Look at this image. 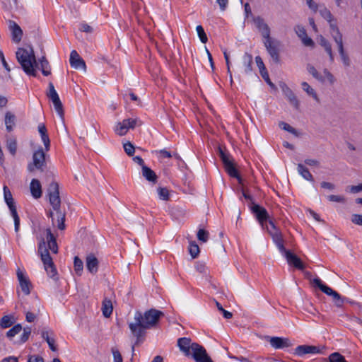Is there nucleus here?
<instances>
[{"instance_id":"obj_1","label":"nucleus","mask_w":362,"mask_h":362,"mask_svg":"<svg viewBox=\"0 0 362 362\" xmlns=\"http://www.w3.org/2000/svg\"><path fill=\"white\" fill-rule=\"evenodd\" d=\"M164 313L155 308H151L144 313L137 310L134 314V322L129 324V328L132 335L136 337V341L132 346V352L134 351L135 346L143 343L145 340L146 329L156 328L159 323Z\"/></svg>"},{"instance_id":"obj_2","label":"nucleus","mask_w":362,"mask_h":362,"mask_svg":"<svg viewBox=\"0 0 362 362\" xmlns=\"http://www.w3.org/2000/svg\"><path fill=\"white\" fill-rule=\"evenodd\" d=\"M54 175L52 177H45L47 182H50L47 189L49 203L57 215V227L59 230L65 228V214L60 209L61 199L59 197V185L54 180Z\"/></svg>"},{"instance_id":"obj_3","label":"nucleus","mask_w":362,"mask_h":362,"mask_svg":"<svg viewBox=\"0 0 362 362\" xmlns=\"http://www.w3.org/2000/svg\"><path fill=\"white\" fill-rule=\"evenodd\" d=\"M18 62L21 64L25 74L32 76H36V68L38 64L33 47L30 49L20 47L16 52Z\"/></svg>"},{"instance_id":"obj_4","label":"nucleus","mask_w":362,"mask_h":362,"mask_svg":"<svg viewBox=\"0 0 362 362\" xmlns=\"http://www.w3.org/2000/svg\"><path fill=\"white\" fill-rule=\"evenodd\" d=\"M36 170H40L42 173H44V177L52 178L54 175L52 170L47 168L45 153L41 147L34 152L33 155V162L29 163L28 165V170L30 173H33Z\"/></svg>"},{"instance_id":"obj_5","label":"nucleus","mask_w":362,"mask_h":362,"mask_svg":"<svg viewBox=\"0 0 362 362\" xmlns=\"http://www.w3.org/2000/svg\"><path fill=\"white\" fill-rule=\"evenodd\" d=\"M38 253L40 255L41 260L44 264V267L47 275L50 278L55 279V276L57 275V272L49 250L46 247V243L43 238L38 245Z\"/></svg>"},{"instance_id":"obj_6","label":"nucleus","mask_w":362,"mask_h":362,"mask_svg":"<svg viewBox=\"0 0 362 362\" xmlns=\"http://www.w3.org/2000/svg\"><path fill=\"white\" fill-rule=\"evenodd\" d=\"M218 156L224 165L227 173L232 177L236 178L238 183L243 184V178L240 176L238 169L235 167L234 160L230 159V155L223 149L221 146L218 148Z\"/></svg>"},{"instance_id":"obj_7","label":"nucleus","mask_w":362,"mask_h":362,"mask_svg":"<svg viewBox=\"0 0 362 362\" xmlns=\"http://www.w3.org/2000/svg\"><path fill=\"white\" fill-rule=\"evenodd\" d=\"M311 284L326 295L332 296L337 306L341 307L344 303L345 298H342L337 291L323 283L319 277L317 276L314 278L311 281Z\"/></svg>"},{"instance_id":"obj_8","label":"nucleus","mask_w":362,"mask_h":362,"mask_svg":"<svg viewBox=\"0 0 362 362\" xmlns=\"http://www.w3.org/2000/svg\"><path fill=\"white\" fill-rule=\"evenodd\" d=\"M250 209L262 228L267 230V227H268L267 223L270 217L267 209L255 202H252V205L250 206Z\"/></svg>"},{"instance_id":"obj_9","label":"nucleus","mask_w":362,"mask_h":362,"mask_svg":"<svg viewBox=\"0 0 362 362\" xmlns=\"http://www.w3.org/2000/svg\"><path fill=\"white\" fill-rule=\"evenodd\" d=\"M190 356L196 362H214L206 349L197 343H192Z\"/></svg>"},{"instance_id":"obj_10","label":"nucleus","mask_w":362,"mask_h":362,"mask_svg":"<svg viewBox=\"0 0 362 362\" xmlns=\"http://www.w3.org/2000/svg\"><path fill=\"white\" fill-rule=\"evenodd\" d=\"M264 45L273 61L276 64H279L280 62L279 48L280 45L279 41L274 40L270 37L267 39H265L264 41Z\"/></svg>"},{"instance_id":"obj_11","label":"nucleus","mask_w":362,"mask_h":362,"mask_svg":"<svg viewBox=\"0 0 362 362\" xmlns=\"http://www.w3.org/2000/svg\"><path fill=\"white\" fill-rule=\"evenodd\" d=\"M47 95L52 100L57 114L63 118L64 115L63 105L52 82L49 83V92Z\"/></svg>"},{"instance_id":"obj_12","label":"nucleus","mask_w":362,"mask_h":362,"mask_svg":"<svg viewBox=\"0 0 362 362\" xmlns=\"http://www.w3.org/2000/svg\"><path fill=\"white\" fill-rule=\"evenodd\" d=\"M265 339L276 349H282L292 346V343L288 338L266 336Z\"/></svg>"},{"instance_id":"obj_13","label":"nucleus","mask_w":362,"mask_h":362,"mask_svg":"<svg viewBox=\"0 0 362 362\" xmlns=\"http://www.w3.org/2000/svg\"><path fill=\"white\" fill-rule=\"evenodd\" d=\"M280 88L289 103L296 110H299L300 103L293 90L285 83H281Z\"/></svg>"},{"instance_id":"obj_14","label":"nucleus","mask_w":362,"mask_h":362,"mask_svg":"<svg viewBox=\"0 0 362 362\" xmlns=\"http://www.w3.org/2000/svg\"><path fill=\"white\" fill-rule=\"evenodd\" d=\"M267 231L271 235L274 243H275L280 252L284 255L286 252L288 251V250H286L284 247V240L281 230L272 231L269 230L268 227H267Z\"/></svg>"},{"instance_id":"obj_15","label":"nucleus","mask_w":362,"mask_h":362,"mask_svg":"<svg viewBox=\"0 0 362 362\" xmlns=\"http://www.w3.org/2000/svg\"><path fill=\"white\" fill-rule=\"evenodd\" d=\"M253 21L263 38L270 37V28L261 16L255 17Z\"/></svg>"},{"instance_id":"obj_16","label":"nucleus","mask_w":362,"mask_h":362,"mask_svg":"<svg viewBox=\"0 0 362 362\" xmlns=\"http://www.w3.org/2000/svg\"><path fill=\"white\" fill-rule=\"evenodd\" d=\"M284 256L289 265H291L300 270H303L305 269V264L302 260L291 251L288 250L286 252Z\"/></svg>"},{"instance_id":"obj_17","label":"nucleus","mask_w":362,"mask_h":362,"mask_svg":"<svg viewBox=\"0 0 362 362\" xmlns=\"http://www.w3.org/2000/svg\"><path fill=\"white\" fill-rule=\"evenodd\" d=\"M70 65L76 69H83L86 70V65L85 61L80 57L76 50H72L69 58Z\"/></svg>"},{"instance_id":"obj_18","label":"nucleus","mask_w":362,"mask_h":362,"mask_svg":"<svg viewBox=\"0 0 362 362\" xmlns=\"http://www.w3.org/2000/svg\"><path fill=\"white\" fill-rule=\"evenodd\" d=\"M8 28L11 32L12 40L18 43L21 42L23 36V30L21 27L13 21H8Z\"/></svg>"},{"instance_id":"obj_19","label":"nucleus","mask_w":362,"mask_h":362,"mask_svg":"<svg viewBox=\"0 0 362 362\" xmlns=\"http://www.w3.org/2000/svg\"><path fill=\"white\" fill-rule=\"evenodd\" d=\"M320 349L318 346L311 345H299L295 350L293 354L298 356H303L308 354H318Z\"/></svg>"},{"instance_id":"obj_20","label":"nucleus","mask_w":362,"mask_h":362,"mask_svg":"<svg viewBox=\"0 0 362 362\" xmlns=\"http://www.w3.org/2000/svg\"><path fill=\"white\" fill-rule=\"evenodd\" d=\"M177 346L180 348V351H182L185 356H190L192 346V343L191 342L190 338H179L177 340Z\"/></svg>"},{"instance_id":"obj_21","label":"nucleus","mask_w":362,"mask_h":362,"mask_svg":"<svg viewBox=\"0 0 362 362\" xmlns=\"http://www.w3.org/2000/svg\"><path fill=\"white\" fill-rule=\"evenodd\" d=\"M17 276L22 291L25 295L30 294L31 287V283L30 280L20 270L17 272Z\"/></svg>"},{"instance_id":"obj_22","label":"nucleus","mask_w":362,"mask_h":362,"mask_svg":"<svg viewBox=\"0 0 362 362\" xmlns=\"http://www.w3.org/2000/svg\"><path fill=\"white\" fill-rule=\"evenodd\" d=\"M38 132L44 144L45 151H49L50 147V139L49 138L47 129L45 124L41 123L38 125Z\"/></svg>"},{"instance_id":"obj_23","label":"nucleus","mask_w":362,"mask_h":362,"mask_svg":"<svg viewBox=\"0 0 362 362\" xmlns=\"http://www.w3.org/2000/svg\"><path fill=\"white\" fill-rule=\"evenodd\" d=\"M86 268L91 274H95L98 269V260L93 254L86 257Z\"/></svg>"},{"instance_id":"obj_24","label":"nucleus","mask_w":362,"mask_h":362,"mask_svg":"<svg viewBox=\"0 0 362 362\" xmlns=\"http://www.w3.org/2000/svg\"><path fill=\"white\" fill-rule=\"evenodd\" d=\"M30 188V192L34 198L38 199L42 197V186L37 179H33L31 180Z\"/></svg>"},{"instance_id":"obj_25","label":"nucleus","mask_w":362,"mask_h":362,"mask_svg":"<svg viewBox=\"0 0 362 362\" xmlns=\"http://www.w3.org/2000/svg\"><path fill=\"white\" fill-rule=\"evenodd\" d=\"M141 170L142 175L146 180L153 184H156L158 182V176L149 167L144 165Z\"/></svg>"},{"instance_id":"obj_26","label":"nucleus","mask_w":362,"mask_h":362,"mask_svg":"<svg viewBox=\"0 0 362 362\" xmlns=\"http://www.w3.org/2000/svg\"><path fill=\"white\" fill-rule=\"evenodd\" d=\"M243 65L245 66V73L250 74L252 71V55L248 52H245L243 57Z\"/></svg>"},{"instance_id":"obj_27","label":"nucleus","mask_w":362,"mask_h":362,"mask_svg":"<svg viewBox=\"0 0 362 362\" xmlns=\"http://www.w3.org/2000/svg\"><path fill=\"white\" fill-rule=\"evenodd\" d=\"M337 45L338 47V51H339V55L341 57V61L343 62V64L345 66H349L351 65V60L349 59V55L347 54V53H346V52L344 50L343 41L338 40V44H337Z\"/></svg>"},{"instance_id":"obj_28","label":"nucleus","mask_w":362,"mask_h":362,"mask_svg":"<svg viewBox=\"0 0 362 362\" xmlns=\"http://www.w3.org/2000/svg\"><path fill=\"white\" fill-rule=\"evenodd\" d=\"M319 44L324 47L325 52L328 54L329 61L333 62L334 60V54L332 52V48L331 43L324 37L321 36L319 40Z\"/></svg>"},{"instance_id":"obj_29","label":"nucleus","mask_w":362,"mask_h":362,"mask_svg":"<svg viewBox=\"0 0 362 362\" xmlns=\"http://www.w3.org/2000/svg\"><path fill=\"white\" fill-rule=\"evenodd\" d=\"M16 117L15 115L9 111L5 114V124L6 130L10 132L13 130V126L16 124Z\"/></svg>"},{"instance_id":"obj_30","label":"nucleus","mask_w":362,"mask_h":362,"mask_svg":"<svg viewBox=\"0 0 362 362\" xmlns=\"http://www.w3.org/2000/svg\"><path fill=\"white\" fill-rule=\"evenodd\" d=\"M113 306L111 300L105 298L102 303V312L105 317H109L112 313Z\"/></svg>"},{"instance_id":"obj_31","label":"nucleus","mask_w":362,"mask_h":362,"mask_svg":"<svg viewBox=\"0 0 362 362\" xmlns=\"http://www.w3.org/2000/svg\"><path fill=\"white\" fill-rule=\"evenodd\" d=\"M298 172L299 174L306 180L314 182V178L309 170L305 167L303 164L299 163L297 167Z\"/></svg>"},{"instance_id":"obj_32","label":"nucleus","mask_w":362,"mask_h":362,"mask_svg":"<svg viewBox=\"0 0 362 362\" xmlns=\"http://www.w3.org/2000/svg\"><path fill=\"white\" fill-rule=\"evenodd\" d=\"M329 23L330 29L332 30V35L336 44H338V40L343 41L342 34L339 31L337 25L334 23H332V21Z\"/></svg>"},{"instance_id":"obj_33","label":"nucleus","mask_w":362,"mask_h":362,"mask_svg":"<svg viewBox=\"0 0 362 362\" xmlns=\"http://www.w3.org/2000/svg\"><path fill=\"white\" fill-rule=\"evenodd\" d=\"M325 362H348L345 357L339 352L331 354L328 358H323Z\"/></svg>"},{"instance_id":"obj_34","label":"nucleus","mask_w":362,"mask_h":362,"mask_svg":"<svg viewBox=\"0 0 362 362\" xmlns=\"http://www.w3.org/2000/svg\"><path fill=\"white\" fill-rule=\"evenodd\" d=\"M8 207L9 208L12 217L13 218L15 231L17 233L19 230V228H20V218L17 213L16 204L11 205Z\"/></svg>"},{"instance_id":"obj_35","label":"nucleus","mask_w":362,"mask_h":362,"mask_svg":"<svg viewBox=\"0 0 362 362\" xmlns=\"http://www.w3.org/2000/svg\"><path fill=\"white\" fill-rule=\"evenodd\" d=\"M307 70L315 79L320 82L324 83L325 81V77L322 76L313 65L308 64L307 65Z\"/></svg>"},{"instance_id":"obj_36","label":"nucleus","mask_w":362,"mask_h":362,"mask_svg":"<svg viewBox=\"0 0 362 362\" xmlns=\"http://www.w3.org/2000/svg\"><path fill=\"white\" fill-rule=\"evenodd\" d=\"M302 88L304 91H305L308 95L311 96L316 101H319V98L315 92V90L310 87V86L307 82H302L301 83Z\"/></svg>"},{"instance_id":"obj_37","label":"nucleus","mask_w":362,"mask_h":362,"mask_svg":"<svg viewBox=\"0 0 362 362\" xmlns=\"http://www.w3.org/2000/svg\"><path fill=\"white\" fill-rule=\"evenodd\" d=\"M14 323L13 317L11 315H4L0 320V327L1 329L8 328Z\"/></svg>"},{"instance_id":"obj_38","label":"nucleus","mask_w":362,"mask_h":362,"mask_svg":"<svg viewBox=\"0 0 362 362\" xmlns=\"http://www.w3.org/2000/svg\"><path fill=\"white\" fill-rule=\"evenodd\" d=\"M40 65H41L40 69H41L42 74L44 76H47L51 74L50 66H49V62L47 60V59L45 57H42V59H40Z\"/></svg>"},{"instance_id":"obj_39","label":"nucleus","mask_w":362,"mask_h":362,"mask_svg":"<svg viewBox=\"0 0 362 362\" xmlns=\"http://www.w3.org/2000/svg\"><path fill=\"white\" fill-rule=\"evenodd\" d=\"M4 200L7 204L8 206L15 204L14 199L13 198L12 194L8 189V187L6 185L4 186Z\"/></svg>"},{"instance_id":"obj_40","label":"nucleus","mask_w":362,"mask_h":362,"mask_svg":"<svg viewBox=\"0 0 362 362\" xmlns=\"http://www.w3.org/2000/svg\"><path fill=\"white\" fill-rule=\"evenodd\" d=\"M6 147L10 153L14 156L17 151V141L15 139H9L6 141Z\"/></svg>"},{"instance_id":"obj_41","label":"nucleus","mask_w":362,"mask_h":362,"mask_svg":"<svg viewBox=\"0 0 362 362\" xmlns=\"http://www.w3.org/2000/svg\"><path fill=\"white\" fill-rule=\"evenodd\" d=\"M189 252L193 259L198 257L200 250L198 245L194 241L189 243Z\"/></svg>"},{"instance_id":"obj_42","label":"nucleus","mask_w":362,"mask_h":362,"mask_svg":"<svg viewBox=\"0 0 362 362\" xmlns=\"http://www.w3.org/2000/svg\"><path fill=\"white\" fill-rule=\"evenodd\" d=\"M74 267L76 273L78 275H81L83 269V263L81 261V259L77 256L74 257Z\"/></svg>"},{"instance_id":"obj_43","label":"nucleus","mask_w":362,"mask_h":362,"mask_svg":"<svg viewBox=\"0 0 362 362\" xmlns=\"http://www.w3.org/2000/svg\"><path fill=\"white\" fill-rule=\"evenodd\" d=\"M196 30L197 32V35L199 37L200 41L202 43H206L208 41V37L204 31V28L201 25H199L197 26Z\"/></svg>"},{"instance_id":"obj_44","label":"nucleus","mask_w":362,"mask_h":362,"mask_svg":"<svg viewBox=\"0 0 362 362\" xmlns=\"http://www.w3.org/2000/svg\"><path fill=\"white\" fill-rule=\"evenodd\" d=\"M279 127L280 128H281L282 129L298 136V132L297 130L293 128V127H291L290 124H288V123L286 122H279Z\"/></svg>"},{"instance_id":"obj_45","label":"nucleus","mask_w":362,"mask_h":362,"mask_svg":"<svg viewBox=\"0 0 362 362\" xmlns=\"http://www.w3.org/2000/svg\"><path fill=\"white\" fill-rule=\"evenodd\" d=\"M22 330V326L20 324H17L14 325L11 329H10L6 332V337L9 339H11L17 334H18Z\"/></svg>"},{"instance_id":"obj_46","label":"nucleus","mask_w":362,"mask_h":362,"mask_svg":"<svg viewBox=\"0 0 362 362\" xmlns=\"http://www.w3.org/2000/svg\"><path fill=\"white\" fill-rule=\"evenodd\" d=\"M199 240L206 243L209 237V233L205 229H199L197 234Z\"/></svg>"},{"instance_id":"obj_47","label":"nucleus","mask_w":362,"mask_h":362,"mask_svg":"<svg viewBox=\"0 0 362 362\" xmlns=\"http://www.w3.org/2000/svg\"><path fill=\"white\" fill-rule=\"evenodd\" d=\"M320 13L321 16L328 22L332 21L333 16L331 13L330 11L328 10L327 8L324 7L323 8L320 9Z\"/></svg>"},{"instance_id":"obj_48","label":"nucleus","mask_w":362,"mask_h":362,"mask_svg":"<svg viewBox=\"0 0 362 362\" xmlns=\"http://www.w3.org/2000/svg\"><path fill=\"white\" fill-rule=\"evenodd\" d=\"M158 194L159 198L162 200L169 199V192L167 188L159 187L158 188Z\"/></svg>"},{"instance_id":"obj_49","label":"nucleus","mask_w":362,"mask_h":362,"mask_svg":"<svg viewBox=\"0 0 362 362\" xmlns=\"http://www.w3.org/2000/svg\"><path fill=\"white\" fill-rule=\"evenodd\" d=\"M123 147H124V150L125 153L128 156H132L134 155V151H135V148L131 142L128 141V142L124 144Z\"/></svg>"},{"instance_id":"obj_50","label":"nucleus","mask_w":362,"mask_h":362,"mask_svg":"<svg viewBox=\"0 0 362 362\" xmlns=\"http://www.w3.org/2000/svg\"><path fill=\"white\" fill-rule=\"evenodd\" d=\"M115 132L119 136H124L127 133V129H126V127L123 124H121V122H118L115 129Z\"/></svg>"},{"instance_id":"obj_51","label":"nucleus","mask_w":362,"mask_h":362,"mask_svg":"<svg viewBox=\"0 0 362 362\" xmlns=\"http://www.w3.org/2000/svg\"><path fill=\"white\" fill-rule=\"evenodd\" d=\"M255 62L257 64V67L259 69V73L260 74L264 72V71H267L266 67H265V65H264V64L263 62V60H262V59L261 58L260 56H257L255 57Z\"/></svg>"},{"instance_id":"obj_52","label":"nucleus","mask_w":362,"mask_h":362,"mask_svg":"<svg viewBox=\"0 0 362 362\" xmlns=\"http://www.w3.org/2000/svg\"><path fill=\"white\" fill-rule=\"evenodd\" d=\"M30 334H31V328L30 327H25L23 329V333L21 337V342L25 343V341H27Z\"/></svg>"},{"instance_id":"obj_53","label":"nucleus","mask_w":362,"mask_h":362,"mask_svg":"<svg viewBox=\"0 0 362 362\" xmlns=\"http://www.w3.org/2000/svg\"><path fill=\"white\" fill-rule=\"evenodd\" d=\"M216 304L217 308L218 309V310L222 312L223 315L226 319H230L233 317V314L230 312L224 310L221 303L216 301Z\"/></svg>"},{"instance_id":"obj_54","label":"nucleus","mask_w":362,"mask_h":362,"mask_svg":"<svg viewBox=\"0 0 362 362\" xmlns=\"http://www.w3.org/2000/svg\"><path fill=\"white\" fill-rule=\"evenodd\" d=\"M112 353L114 358V362H123L122 355L117 349L112 348Z\"/></svg>"},{"instance_id":"obj_55","label":"nucleus","mask_w":362,"mask_h":362,"mask_svg":"<svg viewBox=\"0 0 362 362\" xmlns=\"http://www.w3.org/2000/svg\"><path fill=\"white\" fill-rule=\"evenodd\" d=\"M296 32L300 39L308 35L305 29L302 25H297L296 28Z\"/></svg>"},{"instance_id":"obj_56","label":"nucleus","mask_w":362,"mask_h":362,"mask_svg":"<svg viewBox=\"0 0 362 362\" xmlns=\"http://www.w3.org/2000/svg\"><path fill=\"white\" fill-rule=\"evenodd\" d=\"M351 222L356 225L362 226V215L361 214H353L351 216Z\"/></svg>"},{"instance_id":"obj_57","label":"nucleus","mask_w":362,"mask_h":362,"mask_svg":"<svg viewBox=\"0 0 362 362\" xmlns=\"http://www.w3.org/2000/svg\"><path fill=\"white\" fill-rule=\"evenodd\" d=\"M79 30L81 32L90 33L93 32V28L86 23H81L79 25Z\"/></svg>"},{"instance_id":"obj_58","label":"nucleus","mask_w":362,"mask_h":362,"mask_svg":"<svg viewBox=\"0 0 362 362\" xmlns=\"http://www.w3.org/2000/svg\"><path fill=\"white\" fill-rule=\"evenodd\" d=\"M323 73L330 84H333L335 82V78L329 71H328L327 69H325Z\"/></svg>"},{"instance_id":"obj_59","label":"nucleus","mask_w":362,"mask_h":362,"mask_svg":"<svg viewBox=\"0 0 362 362\" xmlns=\"http://www.w3.org/2000/svg\"><path fill=\"white\" fill-rule=\"evenodd\" d=\"M263 79L267 82V83L271 86L272 88H274L275 85L271 81L269 74L267 71H265L260 74Z\"/></svg>"},{"instance_id":"obj_60","label":"nucleus","mask_w":362,"mask_h":362,"mask_svg":"<svg viewBox=\"0 0 362 362\" xmlns=\"http://www.w3.org/2000/svg\"><path fill=\"white\" fill-rule=\"evenodd\" d=\"M27 362H45L42 356L38 355H30L28 356Z\"/></svg>"},{"instance_id":"obj_61","label":"nucleus","mask_w":362,"mask_h":362,"mask_svg":"<svg viewBox=\"0 0 362 362\" xmlns=\"http://www.w3.org/2000/svg\"><path fill=\"white\" fill-rule=\"evenodd\" d=\"M306 3L310 10H312L315 13L317 12L318 9L317 4L314 2L313 0H306Z\"/></svg>"},{"instance_id":"obj_62","label":"nucleus","mask_w":362,"mask_h":362,"mask_svg":"<svg viewBox=\"0 0 362 362\" xmlns=\"http://www.w3.org/2000/svg\"><path fill=\"white\" fill-rule=\"evenodd\" d=\"M349 188L351 193L356 194L362 191V184L349 186Z\"/></svg>"},{"instance_id":"obj_63","label":"nucleus","mask_w":362,"mask_h":362,"mask_svg":"<svg viewBox=\"0 0 362 362\" xmlns=\"http://www.w3.org/2000/svg\"><path fill=\"white\" fill-rule=\"evenodd\" d=\"M48 247L53 253H57L58 252V246L57 241H49Z\"/></svg>"},{"instance_id":"obj_64","label":"nucleus","mask_w":362,"mask_h":362,"mask_svg":"<svg viewBox=\"0 0 362 362\" xmlns=\"http://www.w3.org/2000/svg\"><path fill=\"white\" fill-rule=\"evenodd\" d=\"M301 40H302L303 43L305 46L313 47L315 45L313 40L310 37H309L308 35L306 37H304Z\"/></svg>"}]
</instances>
